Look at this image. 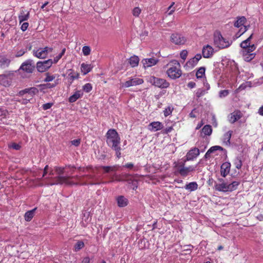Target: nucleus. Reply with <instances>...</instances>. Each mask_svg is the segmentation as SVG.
I'll return each instance as SVG.
<instances>
[{"label":"nucleus","instance_id":"f257e3e1","mask_svg":"<svg viewBox=\"0 0 263 263\" xmlns=\"http://www.w3.org/2000/svg\"><path fill=\"white\" fill-rule=\"evenodd\" d=\"M76 167L74 165H66L64 167L55 166L54 171L57 176L52 178V181L49 183L50 185L65 184L67 185L74 184L71 180L72 178L79 179L78 176H73Z\"/></svg>","mask_w":263,"mask_h":263},{"label":"nucleus","instance_id":"f03ea898","mask_svg":"<svg viewBox=\"0 0 263 263\" xmlns=\"http://www.w3.org/2000/svg\"><path fill=\"white\" fill-rule=\"evenodd\" d=\"M107 145L116 152L117 157L119 159L121 157L120 146L121 138L115 129L110 128L105 135Z\"/></svg>","mask_w":263,"mask_h":263},{"label":"nucleus","instance_id":"7ed1b4c3","mask_svg":"<svg viewBox=\"0 0 263 263\" xmlns=\"http://www.w3.org/2000/svg\"><path fill=\"white\" fill-rule=\"evenodd\" d=\"M166 74L172 79H176L182 75L180 63L176 60H171L166 65Z\"/></svg>","mask_w":263,"mask_h":263},{"label":"nucleus","instance_id":"20e7f679","mask_svg":"<svg viewBox=\"0 0 263 263\" xmlns=\"http://www.w3.org/2000/svg\"><path fill=\"white\" fill-rule=\"evenodd\" d=\"M173 168L175 175H180L182 177H185L192 172H195L196 165L185 166V163L182 162H175L173 163Z\"/></svg>","mask_w":263,"mask_h":263},{"label":"nucleus","instance_id":"39448f33","mask_svg":"<svg viewBox=\"0 0 263 263\" xmlns=\"http://www.w3.org/2000/svg\"><path fill=\"white\" fill-rule=\"evenodd\" d=\"M213 40L214 45L220 49L228 48L232 43L231 42H230L227 39L224 38L221 32L218 30H216L214 32Z\"/></svg>","mask_w":263,"mask_h":263},{"label":"nucleus","instance_id":"423d86ee","mask_svg":"<svg viewBox=\"0 0 263 263\" xmlns=\"http://www.w3.org/2000/svg\"><path fill=\"white\" fill-rule=\"evenodd\" d=\"M240 184L239 181H234L230 184L226 182L216 183L215 185V189L216 191L222 192H232L237 189L238 185Z\"/></svg>","mask_w":263,"mask_h":263},{"label":"nucleus","instance_id":"0eeeda50","mask_svg":"<svg viewBox=\"0 0 263 263\" xmlns=\"http://www.w3.org/2000/svg\"><path fill=\"white\" fill-rule=\"evenodd\" d=\"M149 82L155 87L161 89L167 88L170 86V83L165 79L155 76H151L149 79Z\"/></svg>","mask_w":263,"mask_h":263},{"label":"nucleus","instance_id":"6e6552de","mask_svg":"<svg viewBox=\"0 0 263 263\" xmlns=\"http://www.w3.org/2000/svg\"><path fill=\"white\" fill-rule=\"evenodd\" d=\"M34 69L35 66L33 65V61L29 59L22 64L18 70H22L23 72L27 73H31Z\"/></svg>","mask_w":263,"mask_h":263},{"label":"nucleus","instance_id":"1a4fd4ad","mask_svg":"<svg viewBox=\"0 0 263 263\" xmlns=\"http://www.w3.org/2000/svg\"><path fill=\"white\" fill-rule=\"evenodd\" d=\"M53 61L49 59L44 61H39L36 63V69L40 72L47 71L52 65Z\"/></svg>","mask_w":263,"mask_h":263},{"label":"nucleus","instance_id":"9d476101","mask_svg":"<svg viewBox=\"0 0 263 263\" xmlns=\"http://www.w3.org/2000/svg\"><path fill=\"white\" fill-rule=\"evenodd\" d=\"M144 81L142 79L138 78H132L130 80L126 81L125 83L122 84V87L128 88L130 86H137L142 84Z\"/></svg>","mask_w":263,"mask_h":263},{"label":"nucleus","instance_id":"9b49d317","mask_svg":"<svg viewBox=\"0 0 263 263\" xmlns=\"http://www.w3.org/2000/svg\"><path fill=\"white\" fill-rule=\"evenodd\" d=\"M171 41L176 45H183L185 43L186 39L181 34L175 33L171 35Z\"/></svg>","mask_w":263,"mask_h":263},{"label":"nucleus","instance_id":"f8f14e48","mask_svg":"<svg viewBox=\"0 0 263 263\" xmlns=\"http://www.w3.org/2000/svg\"><path fill=\"white\" fill-rule=\"evenodd\" d=\"M29 17L30 12L28 10L22 8L18 15V19L20 24H21L23 22L28 21Z\"/></svg>","mask_w":263,"mask_h":263},{"label":"nucleus","instance_id":"ddd939ff","mask_svg":"<svg viewBox=\"0 0 263 263\" xmlns=\"http://www.w3.org/2000/svg\"><path fill=\"white\" fill-rule=\"evenodd\" d=\"M214 52L213 48L209 45L204 46L202 48V54L204 58H211L213 56Z\"/></svg>","mask_w":263,"mask_h":263},{"label":"nucleus","instance_id":"4468645a","mask_svg":"<svg viewBox=\"0 0 263 263\" xmlns=\"http://www.w3.org/2000/svg\"><path fill=\"white\" fill-rule=\"evenodd\" d=\"M243 116V114L239 110H235L230 115L229 122L233 124L241 119Z\"/></svg>","mask_w":263,"mask_h":263},{"label":"nucleus","instance_id":"2eb2a0df","mask_svg":"<svg viewBox=\"0 0 263 263\" xmlns=\"http://www.w3.org/2000/svg\"><path fill=\"white\" fill-rule=\"evenodd\" d=\"M200 154L199 149L194 147L191 148L186 155V161H191L196 158Z\"/></svg>","mask_w":263,"mask_h":263},{"label":"nucleus","instance_id":"dca6fc26","mask_svg":"<svg viewBox=\"0 0 263 263\" xmlns=\"http://www.w3.org/2000/svg\"><path fill=\"white\" fill-rule=\"evenodd\" d=\"M148 129L152 132H156L162 129L163 127L162 123L159 121H154L148 124Z\"/></svg>","mask_w":263,"mask_h":263},{"label":"nucleus","instance_id":"f3484780","mask_svg":"<svg viewBox=\"0 0 263 263\" xmlns=\"http://www.w3.org/2000/svg\"><path fill=\"white\" fill-rule=\"evenodd\" d=\"M231 164L229 162H226L222 164L220 168L221 175L225 177L230 171Z\"/></svg>","mask_w":263,"mask_h":263},{"label":"nucleus","instance_id":"a211bd4d","mask_svg":"<svg viewBox=\"0 0 263 263\" xmlns=\"http://www.w3.org/2000/svg\"><path fill=\"white\" fill-rule=\"evenodd\" d=\"M11 83V79L10 76L6 74L0 75V85L5 87L9 86Z\"/></svg>","mask_w":263,"mask_h":263},{"label":"nucleus","instance_id":"6ab92c4d","mask_svg":"<svg viewBox=\"0 0 263 263\" xmlns=\"http://www.w3.org/2000/svg\"><path fill=\"white\" fill-rule=\"evenodd\" d=\"M159 60L155 58L145 59L142 60V63L144 68L149 67L157 64Z\"/></svg>","mask_w":263,"mask_h":263},{"label":"nucleus","instance_id":"aec40b11","mask_svg":"<svg viewBox=\"0 0 263 263\" xmlns=\"http://www.w3.org/2000/svg\"><path fill=\"white\" fill-rule=\"evenodd\" d=\"M33 55L39 59H45L47 57L46 50L44 48H39L33 50Z\"/></svg>","mask_w":263,"mask_h":263},{"label":"nucleus","instance_id":"412c9836","mask_svg":"<svg viewBox=\"0 0 263 263\" xmlns=\"http://www.w3.org/2000/svg\"><path fill=\"white\" fill-rule=\"evenodd\" d=\"M39 92L38 89L35 87H31L29 88H26L24 90H22L19 92V95L23 96L26 93H28L30 95V97H32L35 94Z\"/></svg>","mask_w":263,"mask_h":263},{"label":"nucleus","instance_id":"4be33fe9","mask_svg":"<svg viewBox=\"0 0 263 263\" xmlns=\"http://www.w3.org/2000/svg\"><path fill=\"white\" fill-rule=\"evenodd\" d=\"M232 134V130H229L223 135L222 140L225 146H230L231 145L230 140Z\"/></svg>","mask_w":263,"mask_h":263},{"label":"nucleus","instance_id":"5701e85b","mask_svg":"<svg viewBox=\"0 0 263 263\" xmlns=\"http://www.w3.org/2000/svg\"><path fill=\"white\" fill-rule=\"evenodd\" d=\"M212 128L210 125H204L201 129L200 137L204 138L206 136H210L212 133Z\"/></svg>","mask_w":263,"mask_h":263},{"label":"nucleus","instance_id":"b1692460","mask_svg":"<svg viewBox=\"0 0 263 263\" xmlns=\"http://www.w3.org/2000/svg\"><path fill=\"white\" fill-rule=\"evenodd\" d=\"M68 77L70 83H72L74 80L79 78V74L73 69H69L68 70Z\"/></svg>","mask_w":263,"mask_h":263},{"label":"nucleus","instance_id":"393cba45","mask_svg":"<svg viewBox=\"0 0 263 263\" xmlns=\"http://www.w3.org/2000/svg\"><path fill=\"white\" fill-rule=\"evenodd\" d=\"M83 93L81 90H77L74 92L73 95L69 98L68 101L70 103H73L76 102L78 99L81 98L83 96Z\"/></svg>","mask_w":263,"mask_h":263},{"label":"nucleus","instance_id":"a878e982","mask_svg":"<svg viewBox=\"0 0 263 263\" xmlns=\"http://www.w3.org/2000/svg\"><path fill=\"white\" fill-rule=\"evenodd\" d=\"M93 66L91 64L82 63L81 65V70L83 74L85 75L89 72L92 69Z\"/></svg>","mask_w":263,"mask_h":263},{"label":"nucleus","instance_id":"bb28decb","mask_svg":"<svg viewBox=\"0 0 263 263\" xmlns=\"http://www.w3.org/2000/svg\"><path fill=\"white\" fill-rule=\"evenodd\" d=\"M118 205L119 207H124L127 205L128 200L123 196H119L117 199Z\"/></svg>","mask_w":263,"mask_h":263},{"label":"nucleus","instance_id":"cd10ccee","mask_svg":"<svg viewBox=\"0 0 263 263\" xmlns=\"http://www.w3.org/2000/svg\"><path fill=\"white\" fill-rule=\"evenodd\" d=\"M36 210V208H35L33 209L28 211L25 213L24 218L26 221H30L31 220L34 215V212Z\"/></svg>","mask_w":263,"mask_h":263},{"label":"nucleus","instance_id":"c85d7f7f","mask_svg":"<svg viewBox=\"0 0 263 263\" xmlns=\"http://www.w3.org/2000/svg\"><path fill=\"white\" fill-rule=\"evenodd\" d=\"M83 217L82 218V225L85 227L86 225L90 221L91 218L90 216V213L88 212H85L83 213Z\"/></svg>","mask_w":263,"mask_h":263},{"label":"nucleus","instance_id":"c756f323","mask_svg":"<svg viewBox=\"0 0 263 263\" xmlns=\"http://www.w3.org/2000/svg\"><path fill=\"white\" fill-rule=\"evenodd\" d=\"M198 185L196 182H191L186 184L184 188L190 192H192L198 189Z\"/></svg>","mask_w":263,"mask_h":263},{"label":"nucleus","instance_id":"7c9ffc66","mask_svg":"<svg viewBox=\"0 0 263 263\" xmlns=\"http://www.w3.org/2000/svg\"><path fill=\"white\" fill-rule=\"evenodd\" d=\"M256 49V46L254 44L250 45L249 46L247 47V48H245L244 49H242L241 50V54L246 55V54L252 53V52L254 51Z\"/></svg>","mask_w":263,"mask_h":263},{"label":"nucleus","instance_id":"2f4dec72","mask_svg":"<svg viewBox=\"0 0 263 263\" xmlns=\"http://www.w3.org/2000/svg\"><path fill=\"white\" fill-rule=\"evenodd\" d=\"M246 22V18L245 16H241L237 17V20L234 23V26L239 28L242 26H244V24Z\"/></svg>","mask_w":263,"mask_h":263},{"label":"nucleus","instance_id":"473e14b6","mask_svg":"<svg viewBox=\"0 0 263 263\" xmlns=\"http://www.w3.org/2000/svg\"><path fill=\"white\" fill-rule=\"evenodd\" d=\"M139 62V58L136 55L132 56L129 59V63L132 67L137 66Z\"/></svg>","mask_w":263,"mask_h":263},{"label":"nucleus","instance_id":"72a5a7b5","mask_svg":"<svg viewBox=\"0 0 263 263\" xmlns=\"http://www.w3.org/2000/svg\"><path fill=\"white\" fill-rule=\"evenodd\" d=\"M252 37L253 34H251L248 38H247L246 40H244L240 43V46L242 48V49L247 48V47L250 45V41L252 39Z\"/></svg>","mask_w":263,"mask_h":263},{"label":"nucleus","instance_id":"f704fd0d","mask_svg":"<svg viewBox=\"0 0 263 263\" xmlns=\"http://www.w3.org/2000/svg\"><path fill=\"white\" fill-rule=\"evenodd\" d=\"M46 78L44 80V81L45 82H49L53 81L55 78L57 77H59L58 74H52L49 72H47L45 73Z\"/></svg>","mask_w":263,"mask_h":263},{"label":"nucleus","instance_id":"c9c22d12","mask_svg":"<svg viewBox=\"0 0 263 263\" xmlns=\"http://www.w3.org/2000/svg\"><path fill=\"white\" fill-rule=\"evenodd\" d=\"M205 68L204 67H200L197 71L196 76L197 79H201L205 76Z\"/></svg>","mask_w":263,"mask_h":263},{"label":"nucleus","instance_id":"e433bc0d","mask_svg":"<svg viewBox=\"0 0 263 263\" xmlns=\"http://www.w3.org/2000/svg\"><path fill=\"white\" fill-rule=\"evenodd\" d=\"M234 165L237 169H240L242 165V161L239 157H236L234 160Z\"/></svg>","mask_w":263,"mask_h":263},{"label":"nucleus","instance_id":"4c0bfd02","mask_svg":"<svg viewBox=\"0 0 263 263\" xmlns=\"http://www.w3.org/2000/svg\"><path fill=\"white\" fill-rule=\"evenodd\" d=\"M256 54L255 53H248L246 54V55L242 54L243 56V59L246 62H250L252 60H253L255 57Z\"/></svg>","mask_w":263,"mask_h":263},{"label":"nucleus","instance_id":"58836bf2","mask_svg":"<svg viewBox=\"0 0 263 263\" xmlns=\"http://www.w3.org/2000/svg\"><path fill=\"white\" fill-rule=\"evenodd\" d=\"M93 180H95L94 181H90L89 183H88V184H90L91 185H99L101 183H103V184H106L107 183H109V182H112L113 180H110L109 181H108V182H106V181H102V182H100L99 181V179L98 178H95Z\"/></svg>","mask_w":263,"mask_h":263},{"label":"nucleus","instance_id":"ea45409f","mask_svg":"<svg viewBox=\"0 0 263 263\" xmlns=\"http://www.w3.org/2000/svg\"><path fill=\"white\" fill-rule=\"evenodd\" d=\"M142 11L141 9L139 7H136L133 8L132 10V14L134 16L136 17H138L139 16V15L141 14Z\"/></svg>","mask_w":263,"mask_h":263},{"label":"nucleus","instance_id":"a19ab883","mask_svg":"<svg viewBox=\"0 0 263 263\" xmlns=\"http://www.w3.org/2000/svg\"><path fill=\"white\" fill-rule=\"evenodd\" d=\"M84 247V243L82 241H78L74 245V251L78 252Z\"/></svg>","mask_w":263,"mask_h":263},{"label":"nucleus","instance_id":"79ce46f5","mask_svg":"<svg viewBox=\"0 0 263 263\" xmlns=\"http://www.w3.org/2000/svg\"><path fill=\"white\" fill-rule=\"evenodd\" d=\"M104 170V173H108L110 171H116V166H101L100 167Z\"/></svg>","mask_w":263,"mask_h":263},{"label":"nucleus","instance_id":"37998d69","mask_svg":"<svg viewBox=\"0 0 263 263\" xmlns=\"http://www.w3.org/2000/svg\"><path fill=\"white\" fill-rule=\"evenodd\" d=\"M198 63V62L195 60V59L193 58L191 59H190L187 62H186V65L190 67H195Z\"/></svg>","mask_w":263,"mask_h":263},{"label":"nucleus","instance_id":"c03bdc74","mask_svg":"<svg viewBox=\"0 0 263 263\" xmlns=\"http://www.w3.org/2000/svg\"><path fill=\"white\" fill-rule=\"evenodd\" d=\"M66 51V48H63L61 51V52L57 56L54 58L53 63H57L59 60L62 57V56L65 54Z\"/></svg>","mask_w":263,"mask_h":263},{"label":"nucleus","instance_id":"a18cd8bd","mask_svg":"<svg viewBox=\"0 0 263 263\" xmlns=\"http://www.w3.org/2000/svg\"><path fill=\"white\" fill-rule=\"evenodd\" d=\"M91 52V49L88 46H84L82 48V52L83 54L85 56L88 55L90 54Z\"/></svg>","mask_w":263,"mask_h":263},{"label":"nucleus","instance_id":"49530a36","mask_svg":"<svg viewBox=\"0 0 263 263\" xmlns=\"http://www.w3.org/2000/svg\"><path fill=\"white\" fill-rule=\"evenodd\" d=\"M10 61L7 59H2L0 60V67L5 68L9 64Z\"/></svg>","mask_w":263,"mask_h":263},{"label":"nucleus","instance_id":"de8ad7c7","mask_svg":"<svg viewBox=\"0 0 263 263\" xmlns=\"http://www.w3.org/2000/svg\"><path fill=\"white\" fill-rule=\"evenodd\" d=\"M92 88V87L90 83H86L83 86V90L86 92H89Z\"/></svg>","mask_w":263,"mask_h":263},{"label":"nucleus","instance_id":"09e8293b","mask_svg":"<svg viewBox=\"0 0 263 263\" xmlns=\"http://www.w3.org/2000/svg\"><path fill=\"white\" fill-rule=\"evenodd\" d=\"M172 111H173V109H172L170 106H168L163 111L164 116L165 117H167L168 116L172 114Z\"/></svg>","mask_w":263,"mask_h":263},{"label":"nucleus","instance_id":"8fccbe9b","mask_svg":"<svg viewBox=\"0 0 263 263\" xmlns=\"http://www.w3.org/2000/svg\"><path fill=\"white\" fill-rule=\"evenodd\" d=\"M204 92L205 91L203 89L200 88L197 89L196 92V96L197 98H199L201 96H203L204 94Z\"/></svg>","mask_w":263,"mask_h":263},{"label":"nucleus","instance_id":"3c124183","mask_svg":"<svg viewBox=\"0 0 263 263\" xmlns=\"http://www.w3.org/2000/svg\"><path fill=\"white\" fill-rule=\"evenodd\" d=\"M220 149H221V147L219 146H212L208 151L205 155H206L208 154H210L216 150Z\"/></svg>","mask_w":263,"mask_h":263},{"label":"nucleus","instance_id":"603ef678","mask_svg":"<svg viewBox=\"0 0 263 263\" xmlns=\"http://www.w3.org/2000/svg\"><path fill=\"white\" fill-rule=\"evenodd\" d=\"M9 148H12L15 150H19L21 148V146L19 144L12 143L9 145Z\"/></svg>","mask_w":263,"mask_h":263},{"label":"nucleus","instance_id":"864d4df0","mask_svg":"<svg viewBox=\"0 0 263 263\" xmlns=\"http://www.w3.org/2000/svg\"><path fill=\"white\" fill-rule=\"evenodd\" d=\"M187 54L188 52L186 50H183L181 51L180 55L181 58L184 61L186 59Z\"/></svg>","mask_w":263,"mask_h":263},{"label":"nucleus","instance_id":"5fc2aeb1","mask_svg":"<svg viewBox=\"0 0 263 263\" xmlns=\"http://www.w3.org/2000/svg\"><path fill=\"white\" fill-rule=\"evenodd\" d=\"M173 129V127L172 126L167 127L162 130V134H167L171 133Z\"/></svg>","mask_w":263,"mask_h":263},{"label":"nucleus","instance_id":"6e6d98bb","mask_svg":"<svg viewBox=\"0 0 263 263\" xmlns=\"http://www.w3.org/2000/svg\"><path fill=\"white\" fill-rule=\"evenodd\" d=\"M229 90H222L220 91L219 92V97H224L228 95L229 94Z\"/></svg>","mask_w":263,"mask_h":263},{"label":"nucleus","instance_id":"4d7b16f0","mask_svg":"<svg viewBox=\"0 0 263 263\" xmlns=\"http://www.w3.org/2000/svg\"><path fill=\"white\" fill-rule=\"evenodd\" d=\"M53 105L52 103H47L46 104H44L42 106V108L44 110H46L49 108H50Z\"/></svg>","mask_w":263,"mask_h":263},{"label":"nucleus","instance_id":"13d9d810","mask_svg":"<svg viewBox=\"0 0 263 263\" xmlns=\"http://www.w3.org/2000/svg\"><path fill=\"white\" fill-rule=\"evenodd\" d=\"M175 3L173 2L171 5L168 7V10H171L168 13V15H172L175 11V8H173L172 9L173 6L174 5Z\"/></svg>","mask_w":263,"mask_h":263},{"label":"nucleus","instance_id":"bf43d9fd","mask_svg":"<svg viewBox=\"0 0 263 263\" xmlns=\"http://www.w3.org/2000/svg\"><path fill=\"white\" fill-rule=\"evenodd\" d=\"M29 26V23L27 22H24L21 27V29L23 31H26Z\"/></svg>","mask_w":263,"mask_h":263},{"label":"nucleus","instance_id":"052dcab7","mask_svg":"<svg viewBox=\"0 0 263 263\" xmlns=\"http://www.w3.org/2000/svg\"><path fill=\"white\" fill-rule=\"evenodd\" d=\"M81 142V140L80 139H74L71 141V143L72 145L78 146Z\"/></svg>","mask_w":263,"mask_h":263},{"label":"nucleus","instance_id":"680f3d73","mask_svg":"<svg viewBox=\"0 0 263 263\" xmlns=\"http://www.w3.org/2000/svg\"><path fill=\"white\" fill-rule=\"evenodd\" d=\"M26 51L25 49H21L20 50L17 51L16 53V57H20L24 55Z\"/></svg>","mask_w":263,"mask_h":263},{"label":"nucleus","instance_id":"e2e57ef3","mask_svg":"<svg viewBox=\"0 0 263 263\" xmlns=\"http://www.w3.org/2000/svg\"><path fill=\"white\" fill-rule=\"evenodd\" d=\"M247 27L246 26H243L241 27L239 30L240 34L239 35H241L247 30Z\"/></svg>","mask_w":263,"mask_h":263},{"label":"nucleus","instance_id":"0e129e2a","mask_svg":"<svg viewBox=\"0 0 263 263\" xmlns=\"http://www.w3.org/2000/svg\"><path fill=\"white\" fill-rule=\"evenodd\" d=\"M30 99H20L19 100H18V101L23 104H26L28 103V102L29 101Z\"/></svg>","mask_w":263,"mask_h":263},{"label":"nucleus","instance_id":"69168bd1","mask_svg":"<svg viewBox=\"0 0 263 263\" xmlns=\"http://www.w3.org/2000/svg\"><path fill=\"white\" fill-rule=\"evenodd\" d=\"M124 167L132 170L134 168V164L132 163H127L124 165Z\"/></svg>","mask_w":263,"mask_h":263},{"label":"nucleus","instance_id":"338daca9","mask_svg":"<svg viewBox=\"0 0 263 263\" xmlns=\"http://www.w3.org/2000/svg\"><path fill=\"white\" fill-rule=\"evenodd\" d=\"M49 172V166L48 165H46L45 167L44 168V172L42 177H45V175L48 173Z\"/></svg>","mask_w":263,"mask_h":263},{"label":"nucleus","instance_id":"774afa93","mask_svg":"<svg viewBox=\"0 0 263 263\" xmlns=\"http://www.w3.org/2000/svg\"><path fill=\"white\" fill-rule=\"evenodd\" d=\"M81 263H90V258L89 257H84L82 260Z\"/></svg>","mask_w":263,"mask_h":263}]
</instances>
